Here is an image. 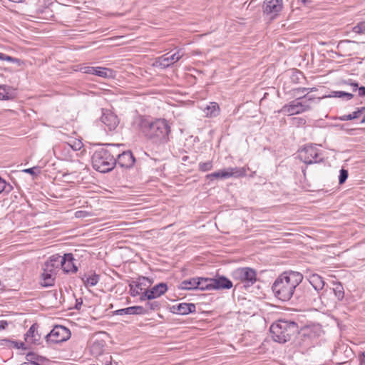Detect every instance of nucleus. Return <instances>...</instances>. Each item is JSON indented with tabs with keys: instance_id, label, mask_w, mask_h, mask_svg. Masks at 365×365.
<instances>
[{
	"instance_id": "28",
	"label": "nucleus",
	"mask_w": 365,
	"mask_h": 365,
	"mask_svg": "<svg viewBox=\"0 0 365 365\" xmlns=\"http://www.w3.org/2000/svg\"><path fill=\"white\" fill-rule=\"evenodd\" d=\"M94 75L106 78H112L115 77V72L108 68L96 67Z\"/></svg>"
},
{
	"instance_id": "25",
	"label": "nucleus",
	"mask_w": 365,
	"mask_h": 365,
	"mask_svg": "<svg viewBox=\"0 0 365 365\" xmlns=\"http://www.w3.org/2000/svg\"><path fill=\"white\" fill-rule=\"evenodd\" d=\"M213 278L197 277V289L213 290Z\"/></svg>"
},
{
	"instance_id": "21",
	"label": "nucleus",
	"mask_w": 365,
	"mask_h": 365,
	"mask_svg": "<svg viewBox=\"0 0 365 365\" xmlns=\"http://www.w3.org/2000/svg\"><path fill=\"white\" fill-rule=\"evenodd\" d=\"M214 289H228L232 287V282L224 276L213 278Z\"/></svg>"
},
{
	"instance_id": "40",
	"label": "nucleus",
	"mask_w": 365,
	"mask_h": 365,
	"mask_svg": "<svg viewBox=\"0 0 365 365\" xmlns=\"http://www.w3.org/2000/svg\"><path fill=\"white\" fill-rule=\"evenodd\" d=\"M348 175H349V173H348V171L345 169H341L340 170V172H339V183L340 185H342L344 184L346 179L348 178Z\"/></svg>"
},
{
	"instance_id": "7",
	"label": "nucleus",
	"mask_w": 365,
	"mask_h": 365,
	"mask_svg": "<svg viewBox=\"0 0 365 365\" xmlns=\"http://www.w3.org/2000/svg\"><path fill=\"white\" fill-rule=\"evenodd\" d=\"M232 276L234 279L245 284V287H250L257 281V272L250 267H240L235 269Z\"/></svg>"
},
{
	"instance_id": "12",
	"label": "nucleus",
	"mask_w": 365,
	"mask_h": 365,
	"mask_svg": "<svg viewBox=\"0 0 365 365\" xmlns=\"http://www.w3.org/2000/svg\"><path fill=\"white\" fill-rule=\"evenodd\" d=\"M168 289V286L165 283H159L150 289H145L140 295V300L141 302L145 299H155L157 297H160Z\"/></svg>"
},
{
	"instance_id": "47",
	"label": "nucleus",
	"mask_w": 365,
	"mask_h": 365,
	"mask_svg": "<svg viewBox=\"0 0 365 365\" xmlns=\"http://www.w3.org/2000/svg\"><path fill=\"white\" fill-rule=\"evenodd\" d=\"M24 346V344L23 342H19V341H12L11 340L10 341V349H12V348H14V349H20V348H23V346Z\"/></svg>"
},
{
	"instance_id": "32",
	"label": "nucleus",
	"mask_w": 365,
	"mask_h": 365,
	"mask_svg": "<svg viewBox=\"0 0 365 365\" xmlns=\"http://www.w3.org/2000/svg\"><path fill=\"white\" fill-rule=\"evenodd\" d=\"M26 362L41 364L45 361H46V359L43 356L38 355L37 354H36L34 352H29L26 355Z\"/></svg>"
},
{
	"instance_id": "30",
	"label": "nucleus",
	"mask_w": 365,
	"mask_h": 365,
	"mask_svg": "<svg viewBox=\"0 0 365 365\" xmlns=\"http://www.w3.org/2000/svg\"><path fill=\"white\" fill-rule=\"evenodd\" d=\"M14 98V93L10 86L0 85V100H10Z\"/></svg>"
},
{
	"instance_id": "3",
	"label": "nucleus",
	"mask_w": 365,
	"mask_h": 365,
	"mask_svg": "<svg viewBox=\"0 0 365 365\" xmlns=\"http://www.w3.org/2000/svg\"><path fill=\"white\" fill-rule=\"evenodd\" d=\"M118 147L113 144L106 145L95 150L92 155L93 168L101 173H108L116 165Z\"/></svg>"
},
{
	"instance_id": "51",
	"label": "nucleus",
	"mask_w": 365,
	"mask_h": 365,
	"mask_svg": "<svg viewBox=\"0 0 365 365\" xmlns=\"http://www.w3.org/2000/svg\"><path fill=\"white\" fill-rule=\"evenodd\" d=\"M8 326L6 321H0V329H4Z\"/></svg>"
},
{
	"instance_id": "45",
	"label": "nucleus",
	"mask_w": 365,
	"mask_h": 365,
	"mask_svg": "<svg viewBox=\"0 0 365 365\" xmlns=\"http://www.w3.org/2000/svg\"><path fill=\"white\" fill-rule=\"evenodd\" d=\"M64 149H66L67 148H71L73 150H79L82 147L81 142L75 143L73 145H71L70 144H65L63 145Z\"/></svg>"
},
{
	"instance_id": "41",
	"label": "nucleus",
	"mask_w": 365,
	"mask_h": 365,
	"mask_svg": "<svg viewBox=\"0 0 365 365\" xmlns=\"http://www.w3.org/2000/svg\"><path fill=\"white\" fill-rule=\"evenodd\" d=\"M291 121L292 125L297 127L304 125L306 123V120L303 118L294 117L291 119Z\"/></svg>"
},
{
	"instance_id": "20",
	"label": "nucleus",
	"mask_w": 365,
	"mask_h": 365,
	"mask_svg": "<svg viewBox=\"0 0 365 365\" xmlns=\"http://www.w3.org/2000/svg\"><path fill=\"white\" fill-rule=\"evenodd\" d=\"M145 303L143 306H140L143 310L142 315L150 314L151 312L158 311L161 307V303L155 299H145Z\"/></svg>"
},
{
	"instance_id": "19",
	"label": "nucleus",
	"mask_w": 365,
	"mask_h": 365,
	"mask_svg": "<svg viewBox=\"0 0 365 365\" xmlns=\"http://www.w3.org/2000/svg\"><path fill=\"white\" fill-rule=\"evenodd\" d=\"M172 312L175 314L186 315L196 311L195 304L192 303H180L171 307Z\"/></svg>"
},
{
	"instance_id": "17",
	"label": "nucleus",
	"mask_w": 365,
	"mask_h": 365,
	"mask_svg": "<svg viewBox=\"0 0 365 365\" xmlns=\"http://www.w3.org/2000/svg\"><path fill=\"white\" fill-rule=\"evenodd\" d=\"M61 255L59 254L51 255L43 264V270L56 274V270L61 267Z\"/></svg>"
},
{
	"instance_id": "53",
	"label": "nucleus",
	"mask_w": 365,
	"mask_h": 365,
	"mask_svg": "<svg viewBox=\"0 0 365 365\" xmlns=\"http://www.w3.org/2000/svg\"><path fill=\"white\" fill-rule=\"evenodd\" d=\"M82 303H83V302H82V300H81V302H78V300L77 299V300H76V308L77 309H79L81 308V305H82Z\"/></svg>"
},
{
	"instance_id": "50",
	"label": "nucleus",
	"mask_w": 365,
	"mask_h": 365,
	"mask_svg": "<svg viewBox=\"0 0 365 365\" xmlns=\"http://www.w3.org/2000/svg\"><path fill=\"white\" fill-rule=\"evenodd\" d=\"M37 168L36 167H33V168H27V169H25L23 171L26 173H29V174H31V175H36V173H35V170Z\"/></svg>"
},
{
	"instance_id": "57",
	"label": "nucleus",
	"mask_w": 365,
	"mask_h": 365,
	"mask_svg": "<svg viewBox=\"0 0 365 365\" xmlns=\"http://www.w3.org/2000/svg\"><path fill=\"white\" fill-rule=\"evenodd\" d=\"M317 331H321V328L319 327H314Z\"/></svg>"
},
{
	"instance_id": "42",
	"label": "nucleus",
	"mask_w": 365,
	"mask_h": 365,
	"mask_svg": "<svg viewBox=\"0 0 365 365\" xmlns=\"http://www.w3.org/2000/svg\"><path fill=\"white\" fill-rule=\"evenodd\" d=\"M317 90V88L316 87H312V88H295L294 89V91L295 93H297V94H299V93H302L304 91L307 92L308 93H310V92H314V91H316Z\"/></svg>"
},
{
	"instance_id": "6",
	"label": "nucleus",
	"mask_w": 365,
	"mask_h": 365,
	"mask_svg": "<svg viewBox=\"0 0 365 365\" xmlns=\"http://www.w3.org/2000/svg\"><path fill=\"white\" fill-rule=\"evenodd\" d=\"M71 333L70 330L61 325L55 326L44 338L48 345L59 344L70 339Z\"/></svg>"
},
{
	"instance_id": "16",
	"label": "nucleus",
	"mask_w": 365,
	"mask_h": 365,
	"mask_svg": "<svg viewBox=\"0 0 365 365\" xmlns=\"http://www.w3.org/2000/svg\"><path fill=\"white\" fill-rule=\"evenodd\" d=\"M73 261V255L71 253L64 254L63 256H61V259L60 260L61 267L64 272L75 273L77 272L78 268Z\"/></svg>"
},
{
	"instance_id": "23",
	"label": "nucleus",
	"mask_w": 365,
	"mask_h": 365,
	"mask_svg": "<svg viewBox=\"0 0 365 365\" xmlns=\"http://www.w3.org/2000/svg\"><path fill=\"white\" fill-rule=\"evenodd\" d=\"M309 282L312 287V288L318 292L322 290L325 284L323 278L317 274H313L309 277Z\"/></svg>"
},
{
	"instance_id": "46",
	"label": "nucleus",
	"mask_w": 365,
	"mask_h": 365,
	"mask_svg": "<svg viewBox=\"0 0 365 365\" xmlns=\"http://www.w3.org/2000/svg\"><path fill=\"white\" fill-rule=\"evenodd\" d=\"M90 216V213L85 210H78L75 212V217L76 218H84Z\"/></svg>"
},
{
	"instance_id": "33",
	"label": "nucleus",
	"mask_w": 365,
	"mask_h": 365,
	"mask_svg": "<svg viewBox=\"0 0 365 365\" xmlns=\"http://www.w3.org/2000/svg\"><path fill=\"white\" fill-rule=\"evenodd\" d=\"M365 110V107H361V108H359L357 110L354 111L352 113L348 114V115H343L340 117H339V119L340 120H350L353 119L358 118L360 115V114Z\"/></svg>"
},
{
	"instance_id": "2",
	"label": "nucleus",
	"mask_w": 365,
	"mask_h": 365,
	"mask_svg": "<svg viewBox=\"0 0 365 365\" xmlns=\"http://www.w3.org/2000/svg\"><path fill=\"white\" fill-rule=\"evenodd\" d=\"M299 272L286 271L279 274L272 285L274 295L279 299L287 302L295 296L297 287L303 280Z\"/></svg>"
},
{
	"instance_id": "13",
	"label": "nucleus",
	"mask_w": 365,
	"mask_h": 365,
	"mask_svg": "<svg viewBox=\"0 0 365 365\" xmlns=\"http://www.w3.org/2000/svg\"><path fill=\"white\" fill-rule=\"evenodd\" d=\"M116 165L123 168H131L135 162V158L130 150L123 151L121 153L117 152L115 155Z\"/></svg>"
},
{
	"instance_id": "15",
	"label": "nucleus",
	"mask_w": 365,
	"mask_h": 365,
	"mask_svg": "<svg viewBox=\"0 0 365 365\" xmlns=\"http://www.w3.org/2000/svg\"><path fill=\"white\" fill-rule=\"evenodd\" d=\"M101 122L108 128L109 131L114 130L119 124L118 116L110 110H106L101 118Z\"/></svg>"
},
{
	"instance_id": "26",
	"label": "nucleus",
	"mask_w": 365,
	"mask_h": 365,
	"mask_svg": "<svg viewBox=\"0 0 365 365\" xmlns=\"http://www.w3.org/2000/svg\"><path fill=\"white\" fill-rule=\"evenodd\" d=\"M143 309L140 308V306H133L129 307L124 309H118L115 312V314L117 315H123V314H129V315H142Z\"/></svg>"
},
{
	"instance_id": "29",
	"label": "nucleus",
	"mask_w": 365,
	"mask_h": 365,
	"mask_svg": "<svg viewBox=\"0 0 365 365\" xmlns=\"http://www.w3.org/2000/svg\"><path fill=\"white\" fill-rule=\"evenodd\" d=\"M179 288L180 289H185V290L197 289V278H191V279H185V280L182 281L180 284Z\"/></svg>"
},
{
	"instance_id": "27",
	"label": "nucleus",
	"mask_w": 365,
	"mask_h": 365,
	"mask_svg": "<svg viewBox=\"0 0 365 365\" xmlns=\"http://www.w3.org/2000/svg\"><path fill=\"white\" fill-rule=\"evenodd\" d=\"M203 111L206 117H216L219 114L220 108L217 103L211 102L204 108Z\"/></svg>"
},
{
	"instance_id": "24",
	"label": "nucleus",
	"mask_w": 365,
	"mask_h": 365,
	"mask_svg": "<svg viewBox=\"0 0 365 365\" xmlns=\"http://www.w3.org/2000/svg\"><path fill=\"white\" fill-rule=\"evenodd\" d=\"M56 274L50 272H44L41 274V285L44 287H49L54 284Z\"/></svg>"
},
{
	"instance_id": "48",
	"label": "nucleus",
	"mask_w": 365,
	"mask_h": 365,
	"mask_svg": "<svg viewBox=\"0 0 365 365\" xmlns=\"http://www.w3.org/2000/svg\"><path fill=\"white\" fill-rule=\"evenodd\" d=\"M95 68L92 66H85L81 68V71H82L84 73H88V74H94L95 73Z\"/></svg>"
},
{
	"instance_id": "18",
	"label": "nucleus",
	"mask_w": 365,
	"mask_h": 365,
	"mask_svg": "<svg viewBox=\"0 0 365 365\" xmlns=\"http://www.w3.org/2000/svg\"><path fill=\"white\" fill-rule=\"evenodd\" d=\"M38 325L35 323L31 326L29 329L24 335L25 341L29 344H39L41 342V336L38 332Z\"/></svg>"
},
{
	"instance_id": "52",
	"label": "nucleus",
	"mask_w": 365,
	"mask_h": 365,
	"mask_svg": "<svg viewBox=\"0 0 365 365\" xmlns=\"http://www.w3.org/2000/svg\"><path fill=\"white\" fill-rule=\"evenodd\" d=\"M111 364H112L111 356H109L108 358L106 359L105 361L103 363V365H111Z\"/></svg>"
},
{
	"instance_id": "35",
	"label": "nucleus",
	"mask_w": 365,
	"mask_h": 365,
	"mask_svg": "<svg viewBox=\"0 0 365 365\" xmlns=\"http://www.w3.org/2000/svg\"><path fill=\"white\" fill-rule=\"evenodd\" d=\"M304 78V76L302 72L297 69H293L290 76L291 81L293 83H299L302 79Z\"/></svg>"
},
{
	"instance_id": "34",
	"label": "nucleus",
	"mask_w": 365,
	"mask_h": 365,
	"mask_svg": "<svg viewBox=\"0 0 365 365\" xmlns=\"http://www.w3.org/2000/svg\"><path fill=\"white\" fill-rule=\"evenodd\" d=\"M344 83L351 86L353 87V91H356L358 89L359 96H365V86L359 87L358 83L351 79L345 81Z\"/></svg>"
},
{
	"instance_id": "11",
	"label": "nucleus",
	"mask_w": 365,
	"mask_h": 365,
	"mask_svg": "<svg viewBox=\"0 0 365 365\" xmlns=\"http://www.w3.org/2000/svg\"><path fill=\"white\" fill-rule=\"evenodd\" d=\"M283 9V0H264L262 5L264 14L275 19Z\"/></svg>"
},
{
	"instance_id": "39",
	"label": "nucleus",
	"mask_w": 365,
	"mask_h": 365,
	"mask_svg": "<svg viewBox=\"0 0 365 365\" xmlns=\"http://www.w3.org/2000/svg\"><path fill=\"white\" fill-rule=\"evenodd\" d=\"M12 189V186L8 184L5 180L0 176V194L5 191L9 192Z\"/></svg>"
},
{
	"instance_id": "49",
	"label": "nucleus",
	"mask_w": 365,
	"mask_h": 365,
	"mask_svg": "<svg viewBox=\"0 0 365 365\" xmlns=\"http://www.w3.org/2000/svg\"><path fill=\"white\" fill-rule=\"evenodd\" d=\"M10 339H0V346L10 347Z\"/></svg>"
},
{
	"instance_id": "5",
	"label": "nucleus",
	"mask_w": 365,
	"mask_h": 365,
	"mask_svg": "<svg viewBox=\"0 0 365 365\" xmlns=\"http://www.w3.org/2000/svg\"><path fill=\"white\" fill-rule=\"evenodd\" d=\"M315 99V97L308 96V93H307L284 105L281 111L288 115L302 113L312 109L309 102L314 101Z\"/></svg>"
},
{
	"instance_id": "37",
	"label": "nucleus",
	"mask_w": 365,
	"mask_h": 365,
	"mask_svg": "<svg viewBox=\"0 0 365 365\" xmlns=\"http://www.w3.org/2000/svg\"><path fill=\"white\" fill-rule=\"evenodd\" d=\"M333 292L336 296V297L339 300H342L344 297V291L343 286L341 283H336L334 284V287L333 288Z\"/></svg>"
},
{
	"instance_id": "14",
	"label": "nucleus",
	"mask_w": 365,
	"mask_h": 365,
	"mask_svg": "<svg viewBox=\"0 0 365 365\" xmlns=\"http://www.w3.org/2000/svg\"><path fill=\"white\" fill-rule=\"evenodd\" d=\"M182 56L183 52L181 50H178L172 55H169V53H168L159 57L156 61V63L161 68H165L178 61Z\"/></svg>"
},
{
	"instance_id": "9",
	"label": "nucleus",
	"mask_w": 365,
	"mask_h": 365,
	"mask_svg": "<svg viewBox=\"0 0 365 365\" xmlns=\"http://www.w3.org/2000/svg\"><path fill=\"white\" fill-rule=\"evenodd\" d=\"M246 175V169L245 168H228L225 170H218L206 175V178L209 180L214 179H227L231 177H243Z\"/></svg>"
},
{
	"instance_id": "43",
	"label": "nucleus",
	"mask_w": 365,
	"mask_h": 365,
	"mask_svg": "<svg viewBox=\"0 0 365 365\" xmlns=\"http://www.w3.org/2000/svg\"><path fill=\"white\" fill-rule=\"evenodd\" d=\"M353 31L357 34H363L365 31V23L360 22L353 28Z\"/></svg>"
},
{
	"instance_id": "31",
	"label": "nucleus",
	"mask_w": 365,
	"mask_h": 365,
	"mask_svg": "<svg viewBox=\"0 0 365 365\" xmlns=\"http://www.w3.org/2000/svg\"><path fill=\"white\" fill-rule=\"evenodd\" d=\"M354 95L351 93L346 91H331L328 96H325L323 98H339L346 101L351 99Z\"/></svg>"
},
{
	"instance_id": "4",
	"label": "nucleus",
	"mask_w": 365,
	"mask_h": 365,
	"mask_svg": "<svg viewBox=\"0 0 365 365\" xmlns=\"http://www.w3.org/2000/svg\"><path fill=\"white\" fill-rule=\"evenodd\" d=\"M270 333L274 341L285 343L299 332L298 324L293 321L278 320L270 327Z\"/></svg>"
},
{
	"instance_id": "44",
	"label": "nucleus",
	"mask_w": 365,
	"mask_h": 365,
	"mask_svg": "<svg viewBox=\"0 0 365 365\" xmlns=\"http://www.w3.org/2000/svg\"><path fill=\"white\" fill-rule=\"evenodd\" d=\"M0 60L1 61H7L10 62H16L18 61L17 58H14L12 56H8L6 54H4L3 53L0 52Z\"/></svg>"
},
{
	"instance_id": "8",
	"label": "nucleus",
	"mask_w": 365,
	"mask_h": 365,
	"mask_svg": "<svg viewBox=\"0 0 365 365\" xmlns=\"http://www.w3.org/2000/svg\"><path fill=\"white\" fill-rule=\"evenodd\" d=\"M322 153L316 146L312 145H305L299 151V158L306 164L319 163L323 161L321 157Z\"/></svg>"
},
{
	"instance_id": "54",
	"label": "nucleus",
	"mask_w": 365,
	"mask_h": 365,
	"mask_svg": "<svg viewBox=\"0 0 365 365\" xmlns=\"http://www.w3.org/2000/svg\"><path fill=\"white\" fill-rule=\"evenodd\" d=\"M361 356L362 357V359H361L360 365H362L363 362H364V360L365 359V352H362L361 354Z\"/></svg>"
},
{
	"instance_id": "56",
	"label": "nucleus",
	"mask_w": 365,
	"mask_h": 365,
	"mask_svg": "<svg viewBox=\"0 0 365 365\" xmlns=\"http://www.w3.org/2000/svg\"><path fill=\"white\" fill-rule=\"evenodd\" d=\"M361 123H365V115L361 119Z\"/></svg>"
},
{
	"instance_id": "22",
	"label": "nucleus",
	"mask_w": 365,
	"mask_h": 365,
	"mask_svg": "<svg viewBox=\"0 0 365 365\" xmlns=\"http://www.w3.org/2000/svg\"><path fill=\"white\" fill-rule=\"evenodd\" d=\"M81 278L86 287H93L98 284L100 279L99 275L93 272L83 274Z\"/></svg>"
},
{
	"instance_id": "10",
	"label": "nucleus",
	"mask_w": 365,
	"mask_h": 365,
	"mask_svg": "<svg viewBox=\"0 0 365 365\" xmlns=\"http://www.w3.org/2000/svg\"><path fill=\"white\" fill-rule=\"evenodd\" d=\"M301 287L297 289L295 297L302 303L312 304L320 298L319 292L313 289L311 287H304L302 294H299Z\"/></svg>"
},
{
	"instance_id": "1",
	"label": "nucleus",
	"mask_w": 365,
	"mask_h": 365,
	"mask_svg": "<svg viewBox=\"0 0 365 365\" xmlns=\"http://www.w3.org/2000/svg\"><path fill=\"white\" fill-rule=\"evenodd\" d=\"M136 126L139 133L153 145H162L169 141L171 127L165 118L140 116L136 120Z\"/></svg>"
},
{
	"instance_id": "38",
	"label": "nucleus",
	"mask_w": 365,
	"mask_h": 365,
	"mask_svg": "<svg viewBox=\"0 0 365 365\" xmlns=\"http://www.w3.org/2000/svg\"><path fill=\"white\" fill-rule=\"evenodd\" d=\"M212 161L208 160L207 162H200L198 164V170L201 172H207L212 169Z\"/></svg>"
},
{
	"instance_id": "36",
	"label": "nucleus",
	"mask_w": 365,
	"mask_h": 365,
	"mask_svg": "<svg viewBox=\"0 0 365 365\" xmlns=\"http://www.w3.org/2000/svg\"><path fill=\"white\" fill-rule=\"evenodd\" d=\"M130 294L133 297H136L140 294L143 290L142 285L140 283L136 282L135 284H130Z\"/></svg>"
},
{
	"instance_id": "55",
	"label": "nucleus",
	"mask_w": 365,
	"mask_h": 365,
	"mask_svg": "<svg viewBox=\"0 0 365 365\" xmlns=\"http://www.w3.org/2000/svg\"><path fill=\"white\" fill-rule=\"evenodd\" d=\"M5 290V287L4 284H2L1 282L0 281V292H2Z\"/></svg>"
}]
</instances>
